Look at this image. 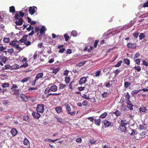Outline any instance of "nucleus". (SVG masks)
<instances>
[{"mask_svg":"<svg viewBox=\"0 0 148 148\" xmlns=\"http://www.w3.org/2000/svg\"><path fill=\"white\" fill-rule=\"evenodd\" d=\"M18 87L16 84H12V87L11 88V89L13 91V95H16L17 97H18L20 93V90L19 89H18Z\"/></svg>","mask_w":148,"mask_h":148,"instance_id":"nucleus-1","label":"nucleus"},{"mask_svg":"<svg viewBox=\"0 0 148 148\" xmlns=\"http://www.w3.org/2000/svg\"><path fill=\"white\" fill-rule=\"evenodd\" d=\"M14 18L15 19L17 20H18V21H16L15 23L18 26H21L23 23V20L22 18H19L18 14V13H16L14 15Z\"/></svg>","mask_w":148,"mask_h":148,"instance_id":"nucleus-2","label":"nucleus"},{"mask_svg":"<svg viewBox=\"0 0 148 148\" xmlns=\"http://www.w3.org/2000/svg\"><path fill=\"white\" fill-rule=\"evenodd\" d=\"M45 106L44 104H38L36 108V111L40 113H43L45 110Z\"/></svg>","mask_w":148,"mask_h":148,"instance_id":"nucleus-3","label":"nucleus"},{"mask_svg":"<svg viewBox=\"0 0 148 148\" xmlns=\"http://www.w3.org/2000/svg\"><path fill=\"white\" fill-rule=\"evenodd\" d=\"M65 106L66 107V110L68 114H69L71 116H73L76 113V111H73V112H71V108L69 106L66 104H65Z\"/></svg>","mask_w":148,"mask_h":148,"instance_id":"nucleus-4","label":"nucleus"},{"mask_svg":"<svg viewBox=\"0 0 148 148\" xmlns=\"http://www.w3.org/2000/svg\"><path fill=\"white\" fill-rule=\"evenodd\" d=\"M88 78V76L83 77L81 78L79 80V84L82 85L85 83L87 81V78Z\"/></svg>","mask_w":148,"mask_h":148,"instance_id":"nucleus-5","label":"nucleus"},{"mask_svg":"<svg viewBox=\"0 0 148 148\" xmlns=\"http://www.w3.org/2000/svg\"><path fill=\"white\" fill-rule=\"evenodd\" d=\"M8 60V59L5 56H0V65L3 66V62L5 64Z\"/></svg>","mask_w":148,"mask_h":148,"instance_id":"nucleus-6","label":"nucleus"},{"mask_svg":"<svg viewBox=\"0 0 148 148\" xmlns=\"http://www.w3.org/2000/svg\"><path fill=\"white\" fill-rule=\"evenodd\" d=\"M32 116L33 118L38 119L40 117L41 114L37 111L36 112L33 111L32 113Z\"/></svg>","mask_w":148,"mask_h":148,"instance_id":"nucleus-7","label":"nucleus"},{"mask_svg":"<svg viewBox=\"0 0 148 148\" xmlns=\"http://www.w3.org/2000/svg\"><path fill=\"white\" fill-rule=\"evenodd\" d=\"M35 9H37L36 6H31L29 8V13L31 15L33 14L35 12Z\"/></svg>","mask_w":148,"mask_h":148,"instance_id":"nucleus-8","label":"nucleus"},{"mask_svg":"<svg viewBox=\"0 0 148 148\" xmlns=\"http://www.w3.org/2000/svg\"><path fill=\"white\" fill-rule=\"evenodd\" d=\"M20 97L23 101L25 102H27L28 101L29 98H30V97L26 96L23 94H20Z\"/></svg>","mask_w":148,"mask_h":148,"instance_id":"nucleus-9","label":"nucleus"},{"mask_svg":"<svg viewBox=\"0 0 148 148\" xmlns=\"http://www.w3.org/2000/svg\"><path fill=\"white\" fill-rule=\"evenodd\" d=\"M127 46L129 48L131 49H136V46L135 43H131L130 42L128 43Z\"/></svg>","mask_w":148,"mask_h":148,"instance_id":"nucleus-10","label":"nucleus"},{"mask_svg":"<svg viewBox=\"0 0 148 148\" xmlns=\"http://www.w3.org/2000/svg\"><path fill=\"white\" fill-rule=\"evenodd\" d=\"M103 123L104 125L106 127H108L110 126L111 124V123L110 122L108 121V120H104L103 121Z\"/></svg>","mask_w":148,"mask_h":148,"instance_id":"nucleus-11","label":"nucleus"},{"mask_svg":"<svg viewBox=\"0 0 148 148\" xmlns=\"http://www.w3.org/2000/svg\"><path fill=\"white\" fill-rule=\"evenodd\" d=\"M51 69L53 70V73H55V74H56L57 73H58L60 69V67H58L55 69L54 67H51Z\"/></svg>","mask_w":148,"mask_h":148,"instance_id":"nucleus-12","label":"nucleus"},{"mask_svg":"<svg viewBox=\"0 0 148 148\" xmlns=\"http://www.w3.org/2000/svg\"><path fill=\"white\" fill-rule=\"evenodd\" d=\"M28 36L27 35H23L22 38L19 40V42L22 43L25 42L27 39Z\"/></svg>","mask_w":148,"mask_h":148,"instance_id":"nucleus-13","label":"nucleus"},{"mask_svg":"<svg viewBox=\"0 0 148 148\" xmlns=\"http://www.w3.org/2000/svg\"><path fill=\"white\" fill-rule=\"evenodd\" d=\"M118 130L123 132H125L126 130V126L120 125L118 128Z\"/></svg>","mask_w":148,"mask_h":148,"instance_id":"nucleus-14","label":"nucleus"},{"mask_svg":"<svg viewBox=\"0 0 148 148\" xmlns=\"http://www.w3.org/2000/svg\"><path fill=\"white\" fill-rule=\"evenodd\" d=\"M18 132L15 128H12L11 131V133L13 136H15L17 134Z\"/></svg>","mask_w":148,"mask_h":148,"instance_id":"nucleus-15","label":"nucleus"},{"mask_svg":"<svg viewBox=\"0 0 148 148\" xmlns=\"http://www.w3.org/2000/svg\"><path fill=\"white\" fill-rule=\"evenodd\" d=\"M50 90L51 91L56 92L57 90V87L55 85H53L50 88Z\"/></svg>","mask_w":148,"mask_h":148,"instance_id":"nucleus-16","label":"nucleus"},{"mask_svg":"<svg viewBox=\"0 0 148 148\" xmlns=\"http://www.w3.org/2000/svg\"><path fill=\"white\" fill-rule=\"evenodd\" d=\"M128 102L127 103V106L130 110H132L133 109L132 108L133 106L132 104L130 101H129V102Z\"/></svg>","mask_w":148,"mask_h":148,"instance_id":"nucleus-17","label":"nucleus"},{"mask_svg":"<svg viewBox=\"0 0 148 148\" xmlns=\"http://www.w3.org/2000/svg\"><path fill=\"white\" fill-rule=\"evenodd\" d=\"M44 75V73H38L35 77L36 80H38V79L41 78Z\"/></svg>","mask_w":148,"mask_h":148,"instance_id":"nucleus-18","label":"nucleus"},{"mask_svg":"<svg viewBox=\"0 0 148 148\" xmlns=\"http://www.w3.org/2000/svg\"><path fill=\"white\" fill-rule=\"evenodd\" d=\"M12 66H10L8 64H6L5 66H3V67L2 68V70H6V69H10L12 70Z\"/></svg>","mask_w":148,"mask_h":148,"instance_id":"nucleus-19","label":"nucleus"},{"mask_svg":"<svg viewBox=\"0 0 148 148\" xmlns=\"http://www.w3.org/2000/svg\"><path fill=\"white\" fill-rule=\"evenodd\" d=\"M139 112L140 113H142V112H144L145 111L147 110L146 107H141L139 109Z\"/></svg>","mask_w":148,"mask_h":148,"instance_id":"nucleus-20","label":"nucleus"},{"mask_svg":"<svg viewBox=\"0 0 148 148\" xmlns=\"http://www.w3.org/2000/svg\"><path fill=\"white\" fill-rule=\"evenodd\" d=\"M101 119H95L94 120L95 123L96 125L99 126L101 124Z\"/></svg>","mask_w":148,"mask_h":148,"instance_id":"nucleus-21","label":"nucleus"},{"mask_svg":"<svg viewBox=\"0 0 148 148\" xmlns=\"http://www.w3.org/2000/svg\"><path fill=\"white\" fill-rule=\"evenodd\" d=\"M46 30V29L44 26L42 27L40 30V33L41 34L44 33Z\"/></svg>","mask_w":148,"mask_h":148,"instance_id":"nucleus-22","label":"nucleus"},{"mask_svg":"<svg viewBox=\"0 0 148 148\" xmlns=\"http://www.w3.org/2000/svg\"><path fill=\"white\" fill-rule=\"evenodd\" d=\"M124 63L127 65H129L130 63V61L129 59L127 58L123 60Z\"/></svg>","mask_w":148,"mask_h":148,"instance_id":"nucleus-23","label":"nucleus"},{"mask_svg":"<svg viewBox=\"0 0 148 148\" xmlns=\"http://www.w3.org/2000/svg\"><path fill=\"white\" fill-rule=\"evenodd\" d=\"M55 110L58 113H60L62 112V108L61 107H57L55 108Z\"/></svg>","mask_w":148,"mask_h":148,"instance_id":"nucleus-24","label":"nucleus"},{"mask_svg":"<svg viewBox=\"0 0 148 148\" xmlns=\"http://www.w3.org/2000/svg\"><path fill=\"white\" fill-rule=\"evenodd\" d=\"M140 91V90L139 89L138 90H132L131 92V94L133 96L137 94L139 91Z\"/></svg>","mask_w":148,"mask_h":148,"instance_id":"nucleus-25","label":"nucleus"},{"mask_svg":"<svg viewBox=\"0 0 148 148\" xmlns=\"http://www.w3.org/2000/svg\"><path fill=\"white\" fill-rule=\"evenodd\" d=\"M120 125L126 126V125H127V123H126V120H122L120 121Z\"/></svg>","mask_w":148,"mask_h":148,"instance_id":"nucleus-26","label":"nucleus"},{"mask_svg":"<svg viewBox=\"0 0 148 148\" xmlns=\"http://www.w3.org/2000/svg\"><path fill=\"white\" fill-rule=\"evenodd\" d=\"M132 84L130 82H124V86L125 88H127L129 87L131 84Z\"/></svg>","mask_w":148,"mask_h":148,"instance_id":"nucleus-27","label":"nucleus"},{"mask_svg":"<svg viewBox=\"0 0 148 148\" xmlns=\"http://www.w3.org/2000/svg\"><path fill=\"white\" fill-rule=\"evenodd\" d=\"M113 114L115 115L116 116H119L121 114V113L118 110H116L115 112H113Z\"/></svg>","mask_w":148,"mask_h":148,"instance_id":"nucleus-28","label":"nucleus"},{"mask_svg":"<svg viewBox=\"0 0 148 148\" xmlns=\"http://www.w3.org/2000/svg\"><path fill=\"white\" fill-rule=\"evenodd\" d=\"M133 69L137 70V72H140L141 70V67L139 66H136L133 67Z\"/></svg>","mask_w":148,"mask_h":148,"instance_id":"nucleus-29","label":"nucleus"},{"mask_svg":"<svg viewBox=\"0 0 148 148\" xmlns=\"http://www.w3.org/2000/svg\"><path fill=\"white\" fill-rule=\"evenodd\" d=\"M9 11L10 12H11L12 13H14L15 12V7L14 6H10L9 8Z\"/></svg>","mask_w":148,"mask_h":148,"instance_id":"nucleus-30","label":"nucleus"},{"mask_svg":"<svg viewBox=\"0 0 148 148\" xmlns=\"http://www.w3.org/2000/svg\"><path fill=\"white\" fill-rule=\"evenodd\" d=\"M29 143V140L27 139L26 138H25L23 141V143L25 145H27Z\"/></svg>","mask_w":148,"mask_h":148,"instance_id":"nucleus-31","label":"nucleus"},{"mask_svg":"<svg viewBox=\"0 0 148 148\" xmlns=\"http://www.w3.org/2000/svg\"><path fill=\"white\" fill-rule=\"evenodd\" d=\"M12 70L18 69L19 68V66L17 64H15L12 66Z\"/></svg>","mask_w":148,"mask_h":148,"instance_id":"nucleus-32","label":"nucleus"},{"mask_svg":"<svg viewBox=\"0 0 148 148\" xmlns=\"http://www.w3.org/2000/svg\"><path fill=\"white\" fill-rule=\"evenodd\" d=\"M107 115L108 114L106 112H105L100 115L99 117L100 118L104 119L106 117Z\"/></svg>","mask_w":148,"mask_h":148,"instance_id":"nucleus-33","label":"nucleus"},{"mask_svg":"<svg viewBox=\"0 0 148 148\" xmlns=\"http://www.w3.org/2000/svg\"><path fill=\"white\" fill-rule=\"evenodd\" d=\"M125 97L127 102L130 101V95L129 92H127L126 95L125 96Z\"/></svg>","mask_w":148,"mask_h":148,"instance_id":"nucleus-34","label":"nucleus"},{"mask_svg":"<svg viewBox=\"0 0 148 148\" xmlns=\"http://www.w3.org/2000/svg\"><path fill=\"white\" fill-rule=\"evenodd\" d=\"M86 61H83L82 62H81L80 63H78V64H76V66H81L84 64H85L86 63Z\"/></svg>","mask_w":148,"mask_h":148,"instance_id":"nucleus-35","label":"nucleus"},{"mask_svg":"<svg viewBox=\"0 0 148 148\" xmlns=\"http://www.w3.org/2000/svg\"><path fill=\"white\" fill-rule=\"evenodd\" d=\"M70 80V77L66 76L65 77V82L66 84L69 83Z\"/></svg>","mask_w":148,"mask_h":148,"instance_id":"nucleus-36","label":"nucleus"},{"mask_svg":"<svg viewBox=\"0 0 148 148\" xmlns=\"http://www.w3.org/2000/svg\"><path fill=\"white\" fill-rule=\"evenodd\" d=\"M23 119L24 121H28L29 120V117L27 115H25L23 116Z\"/></svg>","mask_w":148,"mask_h":148,"instance_id":"nucleus-37","label":"nucleus"},{"mask_svg":"<svg viewBox=\"0 0 148 148\" xmlns=\"http://www.w3.org/2000/svg\"><path fill=\"white\" fill-rule=\"evenodd\" d=\"M145 125L144 124L141 125L140 124L139 125V129L141 130H145Z\"/></svg>","mask_w":148,"mask_h":148,"instance_id":"nucleus-38","label":"nucleus"},{"mask_svg":"<svg viewBox=\"0 0 148 148\" xmlns=\"http://www.w3.org/2000/svg\"><path fill=\"white\" fill-rule=\"evenodd\" d=\"M101 71H98L95 73V75L94 76L96 77L99 76L101 74Z\"/></svg>","mask_w":148,"mask_h":148,"instance_id":"nucleus-39","label":"nucleus"},{"mask_svg":"<svg viewBox=\"0 0 148 148\" xmlns=\"http://www.w3.org/2000/svg\"><path fill=\"white\" fill-rule=\"evenodd\" d=\"M29 77L27 78H24L22 79L21 81V82L23 83L26 82L29 79Z\"/></svg>","mask_w":148,"mask_h":148,"instance_id":"nucleus-40","label":"nucleus"},{"mask_svg":"<svg viewBox=\"0 0 148 148\" xmlns=\"http://www.w3.org/2000/svg\"><path fill=\"white\" fill-rule=\"evenodd\" d=\"M50 91L51 90H50V88L48 87L45 89L44 91V93L45 94H47L49 93Z\"/></svg>","mask_w":148,"mask_h":148,"instance_id":"nucleus-41","label":"nucleus"},{"mask_svg":"<svg viewBox=\"0 0 148 148\" xmlns=\"http://www.w3.org/2000/svg\"><path fill=\"white\" fill-rule=\"evenodd\" d=\"M16 42H17V40L16 41L14 40L11 41L9 42V45H11L12 46L14 47L15 45V44H16Z\"/></svg>","mask_w":148,"mask_h":148,"instance_id":"nucleus-42","label":"nucleus"},{"mask_svg":"<svg viewBox=\"0 0 148 148\" xmlns=\"http://www.w3.org/2000/svg\"><path fill=\"white\" fill-rule=\"evenodd\" d=\"M145 35H144V33H141L139 36V39L140 40H141L145 38Z\"/></svg>","mask_w":148,"mask_h":148,"instance_id":"nucleus-43","label":"nucleus"},{"mask_svg":"<svg viewBox=\"0 0 148 148\" xmlns=\"http://www.w3.org/2000/svg\"><path fill=\"white\" fill-rule=\"evenodd\" d=\"M82 97L83 98H84L88 100L90 99L89 95L87 96L85 94H84Z\"/></svg>","mask_w":148,"mask_h":148,"instance_id":"nucleus-44","label":"nucleus"},{"mask_svg":"<svg viewBox=\"0 0 148 148\" xmlns=\"http://www.w3.org/2000/svg\"><path fill=\"white\" fill-rule=\"evenodd\" d=\"M138 34L139 33L137 31H136L133 34V35L134 38H137Z\"/></svg>","mask_w":148,"mask_h":148,"instance_id":"nucleus-45","label":"nucleus"},{"mask_svg":"<svg viewBox=\"0 0 148 148\" xmlns=\"http://www.w3.org/2000/svg\"><path fill=\"white\" fill-rule=\"evenodd\" d=\"M66 86V85L63 84H61L59 85V89H63Z\"/></svg>","mask_w":148,"mask_h":148,"instance_id":"nucleus-46","label":"nucleus"},{"mask_svg":"<svg viewBox=\"0 0 148 148\" xmlns=\"http://www.w3.org/2000/svg\"><path fill=\"white\" fill-rule=\"evenodd\" d=\"M9 85V84L8 83H4L2 84V86L3 88L8 87Z\"/></svg>","mask_w":148,"mask_h":148,"instance_id":"nucleus-47","label":"nucleus"},{"mask_svg":"<svg viewBox=\"0 0 148 148\" xmlns=\"http://www.w3.org/2000/svg\"><path fill=\"white\" fill-rule=\"evenodd\" d=\"M122 63V60H120L119 62H118L117 64L114 66L115 67H118L120 66Z\"/></svg>","mask_w":148,"mask_h":148,"instance_id":"nucleus-48","label":"nucleus"},{"mask_svg":"<svg viewBox=\"0 0 148 148\" xmlns=\"http://www.w3.org/2000/svg\"><path fill=\"white\" fill-rule=\"evenodd\" d=\"M3 42L5 43H8L10 42V39L9 38H3Z\"/></svg>","mask_w":148,"mask_h":148,"instance_id":"nucleus-49","label":"nucleus"},{"mask_svg":"<svg viewBox=\"0 0 148 148\" xmlns=\"http://www.w3.org/2000/svg\"><path fill=\"white\" fill-rule=\"evenodd\" d=\"M58 120V121L60 123H63V121H64L63 119L61 118H58V117L56 118Z\"/></svg>","mask_w":148,"mask_h":148,"instance_id":"nucleus-50","label":"nucleus"},{"mask_svg":"<svg viewBox=\"0 0 148 148\" xmlns=\"http://www.w3.org/2000/svg\"><path fill=\"white\" fill-rule=\"evenodd\" d=\"M71 34L74 36H76L77 35V32L75 30H73L71 32Z\"/></svg>","mask_w":148,"mask_h":148,"instance_id":"nucleus-51","label":"nucleus"},{"mask_svg":"<svg viewBox=\"0 0 148 148\" xmlns=\"http://www.w3.org/2000/svg\"><path fill=\"white\" fill-rule=\"evenodd\" d=\"M74 82L73 81L71 82L69 85V88L72 90H73V84L74 83Z\"/></svg>","mask_w":148,"mask_h":148,"instance_id":"nucleus-52","label":"nucleus"},{"mask_svg":"<svg viewBox=\"0 0 148 148\" xmlns=\"http://www.w3.org/2000/svg\"><path fill=\"white\" fill-rule=\"evenodd\" d=\"M14 47L16 48L17 50L19 49V51H20L22 49L21 48L19 47V45H17L16 43L15 44V45Z\"/></svg>","mask_w":148,"mask_h":148,"instance_id":"nucleus-53","label":"nucleus"},{"mask_svg":"<svg viewBox=\"0 0 148 148\" xmlns=\"http://www.w3.org/2000/svg\"><path fill=\"white\" fill-rule=\"evenodd\" d=\"M102 96L103 97H107L108 96V92H104L102 94Z\"/></svg>","mask_w":148,"mask_h":148,"instance_id":"nucleus-54","label":"nucleus"},{"mask_svg":"<svg viewBox=\"0 0 148 148\" xmlns=\"http://www.w3.org/2000/svg\"><path fill=\"white\" fill-rule=\"evenodd\" d=\"M24 44L27 46H28L31 44V42L29 41H27L24 42Z\"/></svg>","mask_w":148,"mask_h":148,"instance_id":"nucleus-55","label":"nucleus"},{"mask_svg":"<svg viewBox=\"0 0 148 148\" xmlns=\"http://www.w3.org/2000/svg\"><path fill=\"white\" fill-rule=\"evenodd\" d=\"M38 53L37 52H36L34 54L33 56V58L34 60H36L37 58L38 57Z\"/></svg>","mask_w":148,"mask_h":148,"instance_id":"nucleus-56","label":"nucleus"},{"mask_svg":"<svg viewBox=\"0 0 148 148\" xmlns=\"http://www.w3.org/2000/svg\"><path fill=\"white\" fill-rule=\"evenodd\" d=\"M90 143L92 144H95L96 143V141L93 139H91L89 140Z\"/></svg>","mask_w":148,"mask_h":148,"instance_id":"nucleus-57","label":"nucleus"},{"mask_svg":"<svg viewBox=\"0 0 148 148\" xmlns=\"http://www.w3.org/2000/svg\"><path fill=\"white\" fill-rule=\"evenodd\" d=\"M87 119L89 120L91 122H93L94 120V118L93 116L89 117Z\"/></svg>","mask_w":148,"mask_h":148,"instance_id":"nucleus-58","label":"nucleus"},{"mask_svg":"<svg viewBox=\"0 0 148 148\" xmlns=\"http://www.w3.org/2000/svg\"><path fill=\"white\" fill-rule=\"evenodd\" d=\"M135 62L136 64H137L138 65H139L140 63V60L138 59H136L135 60Z\"/></svg>","mask_w":148,"mask_h":148,"instance_id":"nucleus-59","label":"nucleus"},{"mask_svg":"<svg viewBox=\"0 0 148 148\" xmlns=\"http://www.w3.org/2000/svg\"><path fill=\"white\" fill-rule=\"evenodd\" d=\"M28 66V64L27 63H25L24 64H23L21 66H20V67H26Z\"/></svg>","mask_w":148,"mask_h":148,"instance_id":"nucleus-60","label":"nucleus"},{"mask_svg":"<svg viewBox=\"0 0 148 148\" xmlns=\"http://www.w3.org/2000/svg\"><path fill=\"white\" fill-rule=\"evenodd\" d=\"M64 36L65 38V41H67L69 38V36L68 35L65 34L64 35Z\"/></svg>","mask_w":148,"mask_h":148,"instance_id":"nucleus-61","label":"nucleus"},{"mask_svg":"<svg viewBox=\"0 0 148 148\" xmlns=\"http://www.w3.org/2000/svg\"><path fill=\"white\" fill-rule=\"evenodd\" d=\"M69 71L67 70H65L63 73V74L64 75H65L66 76L68 75V74L69 73Z\"/></svg>","mask_w":148,"mask_h":148,"instance_id":"nucleus-62","label":"nucleus"},{"mask_svg":"<svg viewBox=\"0 0 148 148\" xmlns=\"http://www.w3.org/2000/svg\"><path fill=\"white\" fill-rule=\"evenodd\" d=\"M120 71V70L119 69H116L114 71H113V72H114V73H115V76L117 75V74H118L119 73Z\"/></svg>","mask_w":148,"mask_h":148,"instance_id":"nucleus-63","label":"nucleus"},{"mask_svg":"<svg viewBox=\"0 0 148 148\" xmlns=\"http://www.w3.org/2000/svg\"><path fill=\"white\" fill-rule=\"evenodd\" d=\"M33 29V27H32L31 25H30L29 27L26 28V29L28 31H30L31 30H32Z\"/></svg>","mask_w":148,"mask_h":148,"instance_id":"nucleus-64","label":"nucleus"}]
</instances>
